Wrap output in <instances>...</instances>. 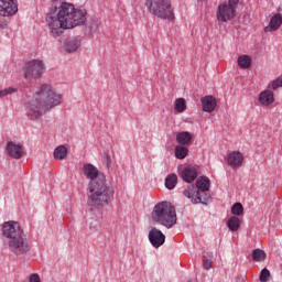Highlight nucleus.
I'll list each match as a JSON object with an SVG mask.
<instances>
[{
    "mask_svg": "<svg viewBox=\"0 0 282 282\" xmlns=\"http://www.w3.org/2000/svg\"><path fill=\"white\" fill-rule=\"evenodd\" d=\"M152 219L156 224L171 229L175 224H177V214L175 212V206L171 202L158 203L152 210Z\"/></svg>",
    "mask_w": 282,
    "mask_h": 282,
    "instance_id": "39448f33",
    "label": "nucleus"
},
{
    "mask_svg": "<svg viewBox=\"0 0 282 282\" xmlns=\"http://www.w3.org/2000/svg\"><path fill=\"white\" fill-rule=\"evenodd\" d=\"M61 94L52 88V85L43 84L33 98L26 102L25 111L30 120H39L45 111L58 107L62 100Z\"/></svg>",
    "mask_w": 282,
    "mask_h": 282,
    "instance_id": "7ed1b4c3",
    "label": "nucleus"
},
{
    "mask_svg": "<svg viewBox=\"0 0 282 282\" xmlns=\"http://www.w3.org/2000/svg\"><path fill=\"white\" fill-rule=\"evenodd\" d=\"M195 191H202V193H204V191H210V180L206 176H200L197 181L195 185H188L184 191H183V195L185 197H195Z\"/></svg>",
    "mask_w": 282,
    "mask_h": 282,
    "instance_id": "1a4fd4ad",
    "label": "nucleus"
},
{
    "mask_svg": "<svg viewBox=\"0 0 282 282\" xmlns=\"http://www.w3.org/2000/svg\"><path fill=\"white\" fill-rule=\"evenodd\" d=\"M53 155L55 160H65V158H67V148H65V145L57 147Z\"/></svg>",
    "mask_w": 282,
    "mask_h": 282,
    "instance_id": "b1692460",
    "label": "nucleus"
},
{
    "mask_svg": "<svg viewBox=\"0 0 282 282\" xmlns=\"http://www.w3.org/2000/svg\"><path fill=\"white\" fill-rule=\"evenodd\" d=\"M176 142L181 147H189L193 142V133L188 131H182L176 134Z\"/></svg>",
    "mask_w": 282,
    "mask_h": 282,
    "instance_id": "f3484780",
    "label": "nucleus"
},
{
    "mask_svg": "<svg viewBox=\"0 0 282 282\" xmlns=\"http://www.w3.org/2000/svg\"><path fill=\"white\" fill-rule=\"evenodd\" d=\"M149 241L151 243V246H153V248H161V246H164L165 241H166V236H164V234L153 227L150 231H149Z\"/></svg>",
    "mask_w": 282,
    "mask_h": 282,
    "instance_id": "9b49d317",
    "label": "nucleus"
},
{
    "mask_svg": "<svg viewBox=\"0 0 282 282\" xmlns=\"http://www.w3.org/2000/svg\"><path fill=\"white\" fill-rule=\"evenodd\" d=\"M276 14L280 15V19L282 20V4L280 6Z\"/></svg>",
    "mask_w": 282,
    "mask_h": 282,
    "instance_id": "c9c22d12",
    "label": "nucleus"
},
{
    "mask_svg": "<svg viewBox=\"0 0 282 282\" xmlns=\"http://www.w3.org/2000/svg\"><path fill=\"white\" fill-rule=\"evenodd\" d=\"M231 215L241 217L243 215V205L241 203H235L231 207Z\"/></svg>",
    "mask_w": 282,
    "mask_h": 282,
    "instance_id": "cd10ccee",
    "label": "nucleus"
},
{
    "mask_svg": "<svg viewBox=\"0 0 282 282\" xmlns=\"http://www.w3.org/2000/svg\"><path fill=\"white\" fill-rule=\"evenodd\" d=\"M145 7L153 17L167 19L169 21H173L175 19L171 0H147Z\"/></svg>",
    "mask_w": 282,
    "mask_h": 282,
    "instance_id": "423d86ee",
    "label": "nucleus"
},
{
    "mask_svg": "<svg viewBox=\"0 0 282 282\" xmlns=\"http://www.w3.org/2000/svg\"><path fill=\"white\" fill-rule=\"evenodd\" d=\"M282 25V19L278 13L271 17L269 25L264 28V32H276Z\"/></svg>",
    "mask_w": 282,
    "mask_h": 282,
    "instance_id": "a211bd4d",
    "label": "nucleus"
},
{
    "mask_svg": "<svg viewBox=\"0 0 282 282\" xmlns=\"http://www.w3.org/2000/svg\"><path fill=\"white\" fill-rule=\"evenodd\" d=\"M19 12L17 0H0V17H14Z\"/></svg>",
    "mask_w": 282,
    "mask_h": 282,
    "instance_id": "9d476101",
    "label": "nucleus"
},
{
    "mask_svg": "<svg viewBox=\"0 0 282 282\" xmlns=\"http://www.w3.org/2000/svg\"><path fill=\"white\" fill-rule=\"evenodd\" d=\"M80 39L74 37L73 40H69L68 42L64 43V50L68 54H73V52H76L78 47H80Z\"/></svg>",
    "mask_w": 282,
    "mask_h": 282,
    "instance_id": "aec40b11",
    "label": "nucleus"
},
{
    "mask_svg": "<svg viewBox=\"0 0 282 282\" xmlns=\"http://www.w3.org/2000/svg\"><path fill=\"white\" fill-rule=\"evenodd\" d=\"M29 282H41V276H39V273H32L29 278Z\"/></svg>",
    "mask_w": 282,
    "mask_h": 282,
    "instance_id": "f704fd0d",
    "label": "nucleus"
},
{
    "mask_svg": "<svg viewBox=\"0 0 282 282\" xmlns=\"http://www.w3.org/2000/svg\"><path fill=\"white\" fill-rule=\"evenodd\" d=\"M238 65L241 69H248L252 65V58L248 55H240L238 57Z\"/></svg>",
    "mask_w": 282,
    "mask_h": 282,
    "instance_id": "4be33fe9",
    "label": "nucleus"
},
{
    "mask_svg": "<svg viewBox=\"0 0 282 282\" xmlns=\"http://www.w3.org/2000/svg\"><path fill=\"white\" fill-rule=\"evenodd\" d=\"M227 164L231 169H240L243 164V154L239 151H232L227 155Z\"/></svg>",
    "mask_w": 282,
    "mask_h": 282,
    "instance_id": "4468645a",
    "label": "nucleus"
},
{
    "mask_svg": "<svg viewBox=\"0 0 282 282\" xmlns=\"http://www.w3.org/2000/svg\"><path fill=\"white\" fill-rule=\"evenodd\" d=\"M279 87H282V76L278 77L275 80L272 82V89L276 90Z\"/></svg>",
    "mask_w": 282,
    "mask_h": 282,
    "instance_id": "473e14b6",
    "label": "nucleus"
},
{
    "mask_svg": "<svg viewBox=\"0 0 282 282\" xmlns=\"http://www.w3.org/2000/svg\"><path fill=\"white\" fill-rule=\"evenodd\" d=\"M267 257H268V254H265V251H263L262 249H254L252 251L253 261H257L259 263H261V261H265Z\"/></svg>",
    "mask_w": 282,
    "mask_h": 282,
    "instance_id": "a878e982",
    "label": "nucleus"
},
{
    "mask_svg": "<svg viewBox=\"0 0 282 282\" xmlns=\"http://www.w3.org/2000/svg\"><path fill=\"white\" fill-rule=\"evenodd\" d=\"M23 72L25 80H36L43 76L45 64L41 59H32L24 65Z\"/></svg>",
    "mask_w": 282,
    "mask_h": 282,
    "instance_id": "6e6552de",
    "label": "nucleus"
},
{
    "mask_svg": "<svg viewBox=\"0 0 282 282\" xmlns=\"http://www.w3.org/2000/svg\"><path fill=\"white\" fill-rule=\"evenodd\" d=\"M14 93H17V88H12V87L4 88V89L0 90V98L10 96V94H14Z\"/></svg>",
    "mask_w": 282,
    "mask_h": 282,
    "instance_id": "7c9ffc66",
    "label": "nucleus"
},
{
    "mask_svg": "<svg viewBox=\"0 0 282 282\" xmlns=\"http://www.w3.org/2000/svg\"><path fill=\"white\" fill-rule=\"evenodd\" d=\"M84 175L89 180L87 185V204L90 208L99 210L109 206L113 202L116 192L113 187L107 184V176L91 163H85L83 166Z\"/></svg>",
    "mask_w": 282,
    "mask_h": 282,
    "instance_id": "f03ea898",
    "label": "nucleus"
},
{
    "mask_svg": "<svg viewBox=\"0 0 282 282\" xmlns=\"http://www.w3.org/2000/svg\"><path fill=\"white\" fill-rule=\"evenodd\" d=\"M259 102L265 107L272 105L274 102V93L272 90H263L259 95Z\"/></svg>",
    "mask_w": 282,
    "mask_h": 282,
    "instance_id": "6ab92c4d",
    "label": "nucleus"
},
{
    "mask_svg": "<svg viewBox=\"0 0 282 282\" xmlns=\"http://www.w3.org/2000/svg\"><path fill=\"white\" fill-rule=\"evenodd\" d=\"M270 279V270H268L267 268L262 269L259 275V280L261 282H268Z\"/></svg>",
    "mask_w": 282,
    "mask_h": 282,
    "instance_id": "c756f323",
    "label": "nucleus"
},
{
    "mask_svg": "<svg viewBox=\"0 0 282 282\" xmlns=\"http://www.w3.org/2000/svg\"><path fill=\"white\" fill-rule=\"evenodd\" d=\"M237 6H239V0H228V3L219 4L216 11L217 20L221 23L232 21L237 17Z\"/></svg>",
    "mask_w": 282,
    "mask_h": 282,
    "instance_id": "0eeeda50",
    "label": "nucleus"
},
{
    "mask_svg": "<svg viewBox=\"0 0 282 282\" xmlns=\"http://www.w3.org/2000/svg\"><path fill=\"white\" fill-rule=\"evenodd\" d=\"M203 268L204 270H210V268H213V262L210 260H208V258L206 256H203Z\"/></svg>",
    "mask_w": 282,
    "mask_h": 282,
    "instance_id": "2f4dec72",
    "label": "nucleus"
},
{
    "mask_svg": "<svg viewBox=\"0 0 282 282\" xmlns=\"http://www.w3.org/2000/svg\"><path fill=\"white\" fill-rule=\"evenodd\" d=\"M227 227L231 232H237L241 228V220L237 216H232L227 221Z\"/></svg>",
    "mask_w": 282,
    "mask_h": 282,
    "instance_id": "412c9836",
    "label": "nucleus"
},
{
    "mask_svg": "<svg viewBox=\"0 0 282 282\" xmlns=\"http://www.w3.org/2000/svg\"><path fill=\"white\" fill-rule=\"evenodd\" d=\"M187 199H192V204H203V206H208L210 202V189L208 191H195L194 197H187Z\"/></svg>",
    "mask_w": 282,
    "mask_h": 282,
    "instance_id": "ddd939ff",
    "label": "nucleus"
},
{
    "mask_svg": "<svg viewBox=\"0 0 282 282\" xmlns=\"http://www.w3.org/2000/svg\"><path fill=\"white\" fill-rule=\"evenodd\" d=\"M174 109L177 113H184V111H186V99L177 98L174 104Z\"/></svg>",
    "mask_w": 282,
    "mask_h": 282,
    "instance_id": "bb28decb",
    "label": "nucleus"
},
{
    "mask_svg": "<svg viewBox=\"0 0 282 282\" xmlns=\"http://www.w3.org/2000/svg\"><path fill=\"white\" fill-rule=\"evenodd\" d=\"M86 224L91 232L98 231V220L90 218L86 221Z\"/></svg>",
    "mask_w": 282,
    "mask_h": 282,
    "instance_id": "c85d7f7f",
    "label": "nucleus"
},
{
    "mask_svg": "<svg viewBox=\"0 0 282 282\" xmlns=\"http://www.w3.org/2000/svg\"><path fill=\"white\" fill-rule=\"evenodd\" d=\"M197 167L195 166H186L181 173L182 180H184L187 184H191V182H195L197 180Z\"/></svg>",
    "mask_w": 282,
    "mask_h": 282,
    "instance_id": "dca6fc26",
    "label": "nucleus"
},
{
    "mask_svg": "<svg viewBox=\"0 0 282 282\" xmlns=\"http://www.w3.org/2000/svg\"><path fill=\"white\" fill-rule=\"evenodd\" d=\"M203 111L206 113H213L217 108V99L212 95L205 96L200 98Z\"/></svg>",
    "mask_w": 282,
    "mask_h": 282,
    "instance_id": "2eb2a0df",
    "label": "nucleus"
},
{
    "mask_svg": "<svg viewBox=\"0 0 282 282\" xmlns=\"http://www.w3.org/2000/svg\"><path fill=\"white\" fill-rule=\"evenodd\" d=\"M104 160L106 162L107 169H109V166H111V155L109 154V152L104 153Z\"/></svg>",
    "mask_w": 282,
    "mask_h": 282,
    "instance_id": "72a5a7b5",
    "label": "nucleus"
},
{
    "mask_svg": "<svg viewBox=\"0 0 282 282\" xmlns=\"http://www.w3.org/2000/svg\"><path fill=\"white\" fill-rule=\"evenodd\" d=\"M2 235L8 239V249L15 257L28 254L31 250L30 240L28 235L21 228V225L14 220L6 221L2 224Z\"/></svg>",
    "mask_w": 282,
    "mask_h": 282,
    "instance_id": "20e7f679",
    "label": "nucleus"
},
{
    "mask_svg": "<svg viewBox=\"0 0 282 282\" xmlns=\"http://www.w3.org/2000/svg\"><path fill=\"white\" fill-rule=\"evenodd\" d=\"M177 186V176L175 174H170L165 178V188L167 191H173Z\"/></svg>",
    "mask_w": 282,
    "mask_h": 282,
    "instance_id": "393cba45",
    "label": "nucleus"
},
{
    "mask_svg": "<svg viewBox=\"0 0 282 282\" xmlns=\"http://www.w3.org/2000/svg\"><path fill=\"white\" fill-rule=\"evenodd\" d=\"M46 23L52 36H59L64 30H73L87 23V10L76 9L73 3L62 2L59 7L52 6Z\"/></svg>",
    "mask_w": 282,
    "mask_h": 282,
    "instance_id": "f257e3e1",
    "label": "nucleus"
},
{
    "mask_svg": "<svg viewBox=\"0 0 282 282\" xmlns=\"http://www.w3.org/2000/svg\"><path fill=\"white\" fill-rule=\"evenodd\" d=\"M7 153L13 160H21L25 155V148L14 141H9L6 147Z\"/></svg>",
    "mask_w": 282,
    "mask_h": 282,
    "instance_id": "f8f14e48",
    "label": "nucleus"
},
{
    "mask_svg": "<svg viewBox=\"0 0 282 282\" xmlns=\"http://www.w3.org/2000/svg\"><path fill=\"white\" fill-rule=\"evenodd\" d=\"M174 153L177 160H184L188 155V148L185 145H176Z\"/></svg>",
    "mask_w": 282,
    "mask_h": 282,
    "instance_id": "5701e85b",
    "label": "nucleus"
}]
</instances>
